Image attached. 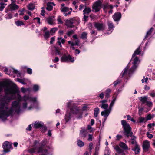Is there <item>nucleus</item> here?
<instances>
[{"label": "nucleus", "instance_id": "obj_40", "mask_svg": "<svg viewBox=\"0 0 155 155\" xmlns=\"http://www.w3.org/2000/svg\"><path fill=\"white\" fill-rule=\"evenodd\" d=\"M6 5V4H5L3 2L0 3V11H2L5 8V6Z\"/></svg>", "mask_w": 155, "mask_h": 155}, {"label": "nucleus", "instance_id": "obj_11", "mask_svg": "<svg viewBox=\"0 0 155 155\" xmlns=\"http://www.w3.org/2000/svg\"><path fill=\"white\" fill-rule=\"evenodd\" d=\"M32 125L33 127L35 128H38L40 127H43L45 129H46V126H44L43 123L41 121H37L34 123L32 124Z\"/></svg>", "mask_w": 155, "mask_h": 155}, {"label": "nucleus", "instance_id": "obj_6", "mask_svg": "<svg viewBox=\"0 0 155 155\" xmlns=\"http://www.w3.org/2000/svg\"><path fill=\"white\" fill-rule=\"evenodd\" d=\"M35 145H34L33 148L29 149L28 150V152L30 153H34L36 151L38 153H43L44 152L41 151V147H38V142L36 141L34 142Z\"/></svg>", "mask_w": 155, "mask_h": 155}, {"label": "nucleus", "instance_id": "obj_25", "mask_svg": "<svg viewBox=\"0 0 155 155\" xmlns=\"http://www.w3.org/2000/svg\"><path fill=\"white\" fill-rule=\"evenodd\" d=\"M139 99L142 102V104H144L147 102L148 100V97L147 96H142L139 97Z\"/></svg>", "mask_w": 155, "mask_h": 155}, {"label": "nucleus", "instance_id": "obj_14", "mask_svg": "<svg viewBox=\"0 0 155 155\" xmlns=\"http://www.w3.org/2000/svg\"><path fill=\"white\" fill-rule=\"evenodd\" d=\"M150 147V142L147 140H145L143 142V150L145 151H148Z\"/></svg>", "mask_w": 155, "mask_h": 155}, {"label": "nucleus", "instance_id": "obj_2", "mask_svg": "<svg viewBox=\"0 0 155 155\" xmlns=\"http://www.w3.org/2000/svg\"><path fill=\"white\" fill-rule=\"evenodd\" d=\"M3 99L0 96V101H2L0 104V118L4 120L13 113H19L20 110V106L19 102L14 101L12 102V107L10 108L8 104L9 102L3 101Z\"/></svg>", "mask_w": 155, "mask_h": 155}, {"label": "nucleus", "instance_id": "obj_21", "mask_svg": "<svg viewBox=\"0 0 155 155\" xmlns=\"http://www.w3.org/2000/svg\"><path fill=\"white\" fill-rule=\"evenodd\" d=\"M132 150L134 151L136 154H137L139 153L140 151V147L138 144L132 147Z\"/></svg>", "mask_w": 155, "mask_h": 155}, {"label": "nucleus", "instance_id": "obj_64", "mask_svg": "<svg viewBox=\"0 0 155 155\" xmlns=\"http://www.w3.org/2000/svg\"><path fill=\"white\" fill-rule=\"evenodd\" d=\"M27 72L28 74H31L32 73V70L31 69L28 68L27 69Z\"/></svg>", "mask_w": 155, "mask_h": 155}, {"label": "nucleus", "instance_id": "obj_12", "mask_svg": "<svg viewBox=\"0 0 155 155\" xmlns=\"http://www.w3.org/2000/svg\"><path fill=\"white\" fill-rule=\"evenodd\" d=\"M47 140L46 139H44L42 142L40 144L38 143V147H41V151H43L44 152L42 153H48V150L46 149H44L43 147L46 145L47 143Z\"/></svg>", "mask_w": 155, "mask_h": 155}, {"label": "nucleus", "instance_id": "obj_52", "mask_svg": "<svg viewBox=\"0 0 155 155\" xmlns=\"http://www.w3.org/2000/svg\"><path fill=\"white\" fill-rule=\"evenodd\" d=\"M121 82V80L120 79H117L114 82V85L115 87L118 84Z\"/></svg>", "mask_w": 155, "mask_h": 155}, {"label": "nucleus", "instance_id": "obj_56", "mask_svg": "<svg viewBox=\"0 0 155 155\" xmlns=\"http://www.w3.org/2000/svg\"><path fill=\"white\" fill-rule=\"evenodd\" d=\"M87 129L90 132H92L94 130L93 128H92L90 125H88L87 126Z\"/></svg>", "mask_w": 155, "mask_h": 155}, {"label": "nucleus", "instance_id": "obj_58", "mask_svg": "<svg viewBox=\"0 0 155 155\" xmlns=\"http://www.w3.org/2000/svg\"><path fill=\"white\" fill-rule=\"evenodd\" d=\"M130 142L133 145V146H136V145L138 144L136 140L133 141H131Z\"/></svg>", "mask_w": 155, "mask_h": 155}, {"label": "nucleus", "instance_id": "obj_43", "mask_svg": "<svg viewBox=\"0 0 155 155\" xmlns=\"http://www.w3.org/2000/svg\"><path fill=\"white\" fill-rule=\"evenodd\" d=\"M58 28H57L55 27L53 28H52L50 31V33L51 35H53L55 33V32L57 30Z\"/></svg>", "mask_w": 155, "mask_h": 155}, {"label": "nucleus", "instance_id": "obj_50", "mask_svg": "<svg viewBox=\"0 0 155 155\" xmlns=\"http://www.w3.org/2000/svg\"><path fill=\"white\" fill-rule=\"evenodd\" d=\"M93 144L92 143H90L89 145V148L88 149V151L92 152V150L93 149Z\"/></svg>", "mask_w": 155, "mask_h": 155}, {"label": "nucleus", "instance_id": "obj_26", "mask_svg": "<svg viewBox=\"0 0 155 155\" xmlns=\"http://www.w3.org/2000/svg\"><path fill=\"white\" fill-rule=\"evenodd\" d=\"M57 43L61 47H62L61 43L62 44L64 43L65 42V40L61 37H58L57 38Z\"/></svg>", "mask_w": 155, "mask_h": 155}, {"label": "nucleus", "instance_id": "obj_5", "mask_svg": "<svg viewBox=\"0 0 155 155\" xmlns=\"http://www.w3.org/2000/svg\"><path fill=\"white\" fill-rule=\"evenodd\" d=\"M130 67V65L128 64L122 71L121 74V78H127L130 77L131 74L134 71L133 69H131V68L130 70H129Z\"/></svg>", "mask_w": 155, "mask_h": 155}, {"label": "nucleus", "instance_id": "obj_41", "mask_svg": "<svg viewBox=\"0 0 155 155\" xmlns=\"http://www.w3.org/2000/svg\"><path fill=\"white\" fill-rule=\"evenodd\" d=\"M28 8L29 10H33L35 8V6L33 4L30 3L28 5Z\"/></svg>", "mask_w": 155, "mask_h": 155}, {"label": "nucleus", "instance_id": "obj_20", "mask_svg": "<svg viewBox=\"0 0 155 155\" xmlns=\"http://www.w3.org/2000/svg\"><path fill=\"white\" fill-rule=\"evenodd\" d=\"M109 30L108 32L107 33V34L111 33L113 31L114 27L113 23L110 21H108L107 22Z\"/></svg>", "mask_w": 155, "mask_h": 155}, {"label": "nucleus", "instance_id": "obj_45", "mask_svg": "<svg viewBox=\"0 0 155 155\" xmlns=\"http://www.w3.org/2000/svg\"><path fill=\"white\" fill-rule=\"evenodd\" d=\"M61 10L62 12H65L69 10V8L66 7H61Z\"/></svg>", "mask_w": 155, "mask_h": 155}, {"label": "nucleus", "instance_id": "obj_3", "mask_svg": "<svg viewBox=\"0 0 155 155\" xmlns=\"http://www.w3.org/2000/svg\"><path fill=\"white\" fill-rule=\"evenodd\" d=\"M121 123L124 131L125 135L127 138L129 137H131L129 142L135 140L136 137L133 135V133L131 131V128L129 124L124 120L121 121Z\"/></svg>", "mask_w": 155, "mask_h": 155}, {"label": "nucleus", "instance_id": "obj_27", "mask_svg": "<svg viewBox=\"0 0 155 155\" xmlns=\"http://www.w3.org/2000/svg\"><path fill=\"white\" fill-rule=\"evenodd\" d=\"M87 132L84 129H82L80 131V135L81 137L85 138L87 135Z\"/></svg>", "mask_w": 155, "mask_h": 155}, {"label": "nucleus", "instance_id": "obj_7", "mask_svg": "<svg viewBox=\"0 0 155 155\" xmlns=\"http://www.w3.org/2000/svg\"><path fill=\"white\" fill-rule=\"evenodd\" d=\"M102 2L100 0L95 2L93 4L92 7V11L96 12L99 11L101 8Z\"/></svg>", "mask_w": 155, "mask_h": 155}, {"label": "nucleus", "instance_id": "obj_42", "mask_svg": "<svg viewBox=\"0 0 155 155\" xmlns=\"http://www.w3.org/2000/svg\"><path fill=\"white\" fill-rule=\"evenodd\" d=\"M33 88L35 92H37L39 90V86L37 84H35L33 85Z\"/></svg>", "mask_w": 155, "mask_h": 155}, {"label": "nucleus", "instance_id": "obj_48", "mask_svg": "<svg viewBox=\"0 0 155 155\" xmlns=\"http://www.w3.org/2000/svg\"><path fill=\"white\" fill-rule=\"evenodd\" d=\"M21 91L23 93H25L27 91H29L30 88H25L24 87H22L21 89Z\"/></svg>", "mask_w": 155, "mask_h": 155}, {"label": "nucleus", "instance_id": "obj_10", "mask_svg": "<svg viewBox=\"0 0 155 155\" xmlns=\"http://www.w3.org/2000/svg\"><path fill=\"white\" fill-rule=\"evenodd\" d=\"M12 143L8 141L5 142L3 144L2 147L4 149L3 151L8 152L10 151L9 149L12 148Z\"/></svg>", "mask_w": 155, "mask_h": 155}, {"label": "nucleus", "instance_id": "obj_47", "mask_svg": "<svg viewBox=\"0 0 155 155\" xmlns=\"http://www.w3.org/2000/svg\"><path fill=\"white\" fill-rule=\"evenodd\" d=\"M12 15L11 13H8L5 15V18L6 19H11L12 17Z\"/></svg>", "mask_w": 155, "mask_h": 155}, {"label": "nucleus", "instance_id": "obj_35", "mask_svg": "<svg viewBox=\"0 0 155 155\" xmlns=\"http://www.w3.org/2000/svg\"><path fill=\"white\" fill-rule=\"evenodd\" d=\"M44 36L45 38L46 39H47L49 38L50 36V33L49 31H48L45 32Z\"/></svg>", "mask_w": 155, "mask_h": 155}, {"label": "nucleus", "instance_id": "obj_39", "mask_svg": "<svg viewBox=\"0 0 155 155\" xmlns=\"http://www.w3.org/2000/svg\"><path fill=\"white\" fill-rule=\"evenodd\" d=\"M51 2H49L47 5V7L46 8V9L49 11H50L51 10L53 9V7L51 5Z\"/></svg>", "mask_w": 155, "mask_h": 155}, {"label": "nucleus", "instance_id": "obj_24", "mask_svg": "<svg viewBox=\"0 0 155 155\" xmlns=\"http://www.w3.org/2000/svg\"><path fill=\"white\" fill-rule=\"evenodd\" d=\"M74 41V43L73 42H71L70 41H68V42L69 44L71 45V46L78 45L80 43V41L79 40H75Z\"/></svg>", "mask_w": 155, "mask_h": 155}, {"label": "nucleus", "instance_id": "obj_28", "mask_svg": "<svg viewBox=\"0 0 155 155\" xmlns=\"http://www.w3.org/2000/svg\"><path fill=\"white\" fill-rule=\"evenodd\" d=\"M91 12V8L89 7L85 8L83 11L84 15H88Z\"/></svg>", "mask_w": 155, "mask_h": 155}, {"label": "nucleus", "instance_id": "obj_29", "mask_svg": "<svg viewBox=\"0 0 155 155\" xmlns=\"http://www.w3.org/2000/svg\"><path fill=\"white\" fill-rule=\"evenodd\" d=\"M114 148L118 153H123V150L121 149L118 146H115L114 147Z\"/></svg>", "mask_w": 155, "mask_h": 155}, {"label": "nucleus", "instance_id": "obj_33", "mask_svg": "<svg viewBox=\"0 0 155 155\" xmlns=\"http://www.w3.org/2000/svg\"><path fill=\"white\" fill-rule=\"evenodd\" d=\"M87 33L85 32H83L81 35L80 38H81L85 39L87 38Z\"/></svg>", "mask_w": 155, "mask_h": 155}, {"label": "nucleus", "instance_id": "obj_44", "mask_svg": "<svg viewBox=\"0 0 155 155\" xmlns=\"http://www.w3.org/2000/svg\"><path fill=\"white\" fill-rule=\"evenodd\" d=\"M15 24L17 26H20L24 25V23L21 21L18 20L15 22Z\"/></svg>", "mask_w": 155, "mask_h": 155}, {"label": "nucleus", "instance_id": "obj_23", "mask_svg": "<svg viewBox=\"0 0 155 155\" xmlns=\"http://www.w3.org/2000/svg\"><path fill=\"white\" fill-rule=\"evenodd\" d=\"M11 11L15 10L18 8V6L15 3H12L8 6Z\"/></svg>", "mask_w": 155, "mask_h": 155}, {"label": "nucleus", "instance_id": "obj_19", "mask_svg": "<svg viewBox=\"0 0 155 155\" xmlns=\"http://www.w3.org/2000/svg\"><path fill=\"white\" fill-rule=\"evenodd\" d=\"M121 17V14L120 12L115 13L113 16V18L115 21H118L120 20Z\"/></svg>", "mask_w": 155, "mask_h": 155}, {"label": "nucleus", "instance_id": "obj_16", "mask_svg": "<svg viewBox=\"0 0 155 155\" xmlns=\"http://www.w3.org/2000/svg\"><path fill=\"white\" fill-rule=\"evenodd\" d=\"M13 73L17 74L18 77H19L20 76V74L19 72L17 70L12 68L8 69V73H6V74L10 75Z\"/></svg>", "mask_w": 155, "mask_h": 155}, {"label": "nucleus", "instance_id": "obj_46", "mask_svg": "<svg viewBox=\"0 0 155 155\" xmlns=\"http://www.w3.org/2000/svg\"><path fill=\"white\" fill-rule=\"evenodd\" d=\"M139 121L140 123H141L143 122L146 121V120L145 118L142 117H140L138 118Z\"/></svg>", "mask_w": 155, "mask_h": 155}, {"label": "nucleus", "instance_id": "obj_13", "mask_svg": "<svg viewBox=\"0 0 155 155\" xmlns=\"http://www.w3.org/2000/svg\"><path fill=\"white\" fill-rule=\"evenodd\" d=\"M76 20L74 19H71L66 21L65 24L66 26L68 27L72 28L74 27L73 24L74 23Z\"/></svg>", "mask_w": 155, "mask_h": 155}, {"label": "nucleus", "instance_id": "obj_51", "mask_svg": "<svg viewBox=\"0 0 155 155\" xmlns=\"http://www.w3.org/2000/svg\"><path fill=\"white\" fill-rule=\"evenodd\" d=\"M55 51H56V55H60L61 53L60 52V49L58 48V47H55Z\"/></svg>", "mask_w": 155, "mask_h": 155}, {"label": "nucleus", "instance_id": "obj_1", "mask_svg": "<svg viewBox=\"0 0 155 155\" xmlns=\"http://www.w3.org/2000/svg\"><path fill=\"white\" fill-rule=\"evenodd\" d=\"M19 89L13 86H10L7 82L0 84V96L3 99L2 101L9 102L13 99L16 98L17 102L23 101L22 108L27 110H30L37 107L38 104L36 97H31L25 95L22 97L19 94Z\"/></svg>", "mask_w": 155, "mask_h": 155}, {"label": "nucleus", "instance_id": "obj_8", "mask_svg": "<svg viewBox=\"0 0 155 155\" xmlns=\"http://www.w3.org/2000/svg\"><path fill=\"white\" fill-rule=\"evenodd\" d=\"M61 61L62 62H73L74 61V58L70 55L68 56L64 55L61 58Z\"/></svg>", "mask_w": 155, "mask_h": 155}, {"label": "nucleus", "instance_id": "obj_62", "mask_svg": "<svg viewBox=\"0 0 155 155\" xmlns=\"http://www.w3.org/2000/svg\"><path fill=\"white\" fill-rule=\"evenodd\" d=\"M91 152L86 151L84 153L83 155H91Z\"/></svg>", "mask_w": 155, "mask_h": 155}, {"label": "nucleus", "instance_id": "obj_55", "mask_svg": "<svg viewBox=\"0 0 155 155\" xmlns=\"http://www.w3.org/2000/svg\"><path fill=\"white\" fill-rule=\"evenodd\" d=\"M122 137V136L121 135L118 134L116 135V140L117 141H119L120 140Z\"/></svg>", "mask_w": 155, "mask_h": 155}, {"label": "nucleus", "instance_id": "obj_54", "mask_svg": "<svg viewBox=\"0 0 155 155\" xmlns=\"http://www.w3.org/2000/svg\"><path fill=\"white\" fill-rule=\"evenodd\" d=\"M74 32L73 30H71L68 32L67 35L68 36H70L71 35L74 34Z\"/></svg>", "mask_w": 155, "mask_h": 155}, {"label": "nucleus", "instance_id": "obj_32", "mask_svg": "<svg viewBox=\"0 0 155 155\" xmlns=\"http://www.w3.org/2000/svg\"><path fill=\"white\" fill-rule=\"evenodd\" d=\"M140 47H139L137 48V49L136 50V51L134 52V54H133V55H132V58L133 57L137 55H138L140 54V52H141V51H140Z\"/></svg>", "mask_w": 155, "mask_h": 155}, {"label": "nucleus", "instance_id": "obj_34", "mask_svg": "<svg viewBox=\"0 0 155 155\" xmlns=\"http://www.w3.org/2000/svg\"><path fill=\"white\" fill-rule=\"evenodd\" d=\"M99 113V109L98 107H96L94 110V116L95 117L97 116L98 114Z\"/></svg>", "mask_w": 155, "mask_h": 155}, {"label": "nucleus", "instance_id": "obj_4", "mask_svg": "<svg viewBox=\"0 0 155 155\" xmlns=\"http://www.w3.org/2000/svg\"><path fill=\"white\" fill-rule=\"evenodd\" d=\"M67 107L70 108L71 112L76 115V117L78 119H80L82 117V112L81 110L77 106H75L74 103L71 101L67 103Z\"/></svg>", "mask_w": 155, "mask_h": 155}, {"label": "nucleus", "instance_id": "obj_31", "mask_svg": "<svg viewBox=\"0 0 155 155\" xmlns=\"http://www.w3.org/2000/svg\"><path fill=\"white\" fill-rule=\"evenodd\" d=\"M77 144L80 147H82L84 145V142L80 139L77 140Z\"/></svg>", "mask_w": 155, "mask_h": 155}, {"label": "nucleus", "instance_id": "obj_30", "mask_svg": "<svg viewBox=\"0 0 155 155\" xmlns=\"http://www.w3.org/2000/svg\"><path fill=\"white\" fill-rule=\"evenodd\" d=\"M47 21L48 23L51 25H53L54 24V20L53 18L51 17H49L47 19Z\"/></svg>", "mask_w": 155, "mask_h": 155}, {"label": "nucleus", "instance_id": "obj_57", "mask_svg": "<svg viewBox=\"0 0 155 155\" xmlns=\"http://www.w3.org/2000/svg\"><path fill=\"white\" fill-rule=\"evenodd\" d=\"M145 103H146V105L149 107H150L152 105V102H151L148 101V100Z\"/></svg>", "mask_w": 155, "mask_h": 155}, {"label": "nucleus", "instance_id": "obj_49", "mask_svg": "<svg viewBox=\"0 0 155 155\" xmlns=\"http://www.w3.org/2000/svg\"><path fill=\"white\" fill-rule=\"evenodd\" d=\"M57 21L58 22V24H62L63 23V21H62L60 16H58L57 19Z\"/></svg>", "mask_w": 155, "mask_h": 155}, {"label": "nucleus", "instance_id": "obj_9", "mask_svg": "<svg viewBox=\"0 0 155 155\" xmlns=\"http://www.w3.org/2000/svg\"><path fill=\"white\" fill-rule=\"evenodd\" d=\"M114 103L111 101V103L109 105L108 109L105 110L104 111H102L101 113V115L102 116L104 115L105 117H108L109 114L110 113L112 110V108L113 106Z\"/></svg>", "mask_w": 155, "mask_h": 155}, {"label": "nucleus", "instance_id": "obj_60", "mask_svg": "<svg viewBox=\"0 0 155 155\" xmlns=\"http://www.w3.org/2000/svg\"><path fill=\"white\" fill-rule=\"evenodd\" d=\"M148 80V78H145V77H143V79H142L141 80L142 82V83H143L144 82L147 83V80Z\"/></svg>", "mask_w": 155, "mask_h": 155}, {"label": "nucleus", "instance_id": "obj_18", "mask_svg": "<svg viewBox=\"0 0 155 155\" xmlns=\"http://www.w3.org/2000/svg\"><path fill=\"white\" fill-rule=\"evenodd\" d=\"M140 61L138 60L137 57H136L134 59L133 65L131 68V69H133L134 71L137 67V64L139 63Z\"/></svg>", "mask_w": 155, "mask_h": 155}, {"label": "nucleus", "instance_id": "obj_36", "mask_svg": "<svg viewBox=\"0 0 155 155\" xmlns=\"http://www.w3.org/2000/svg\"><path fill=\"white\" fill-rule=\"evenodd\" d=\"M71 118V114L70 113H67L65 116V119L66 122H68Z\"/></svg>", "mask_w": 155, "mask_h": 155}, {"label": "nucleus", "instance_id": "obj_22", "mask_svg": "<svg viewBox=\"0 0 155 155\" xmlns=\"http://www.w3.org/2000/svg\"><path fill=\"white\" fill-rule=\"evenodd\" d=\"M120 146L123 149L126 150H130L128 146L124 143L120 142L119 143Z\"/></svg>", "mask_w": 155, "mask_h": 155}, {"label": "nucleus", "instance_id": "obj_38", "mask_svg": "<svg viewBox=\"0 0 155 155\" xmlns=\"http://www.w3.org/2000/svg\"><path fill=\"white\" fill-rule=\"evenodd\" d=\"M17 80L18 82L21 83L23 84H26V83L25 82L26 80L25 79H20L19 78H17Z\"/></svg>", "mask_w": 155, "mask_h": 155}, {"label": "nucleus", "instance_id": "obj_59", "mask_svg": "<svg viewBox=\"0 0 155 155\" xmlns=\"http://www.w3.org/2000/svg\"><path fill=\"white\" fill-rule=\"evenodd\" d=\"M33 20H36L37 23L39 24H40V19L39 17H36L34 18Z\"/></svg>", "mask_w": 155, "mask_h": 155}, {"label": "nucleus", "instance_id": "obj_15", "mask_svg": "<svg viewBox=\"0 0 155 155\" xmlns=\"http://www.w3.org/2000/svg\"><path fill=\"white\" fill-rule=\"evenodd\" d=\"M107 101V100H104L101 101H100V103H101V104L99 105V106L101 107V108L106 109V110L107 109V108L108 107V105L106 103Z\"/></svg>", "mask_w": 155, "mask_h": 155}, {"label": "nucleus", "instance_id": "obj_61", "mask_svg": "<svg viewBox=\"0 0 155 155\" xmlns=\"http://www.w3.org/2000/svg\"><path fill=\"white\" fill-rule=\"evenodd\" d=\"M147 135L149 138L151 139L153 137V135L152 134H150L149 132H147Z\"/></svg>", "mask_w": 155, "mask_h": 155}, {"label": "nucleus", "instance_id": "obj_37", "mask_svg": "<svg viewBox=\"0 0 155 155\" xmlns=\"http://www.w3.org/2000/svg\"><path fill=\"white\" fill-rule=\"evenodd\" d=\"M153 30V28H151L147 32L145 38H146L150 35Z\"/></svg>", "mask_w": 155, "mask_h": 155}, {"label": "nucleus", "instance_id": "obj_63", "mask_svg": "<svg viewBox=\"0 0 155 155\" xmlns=\"http://www.w3.org/2000/svg\"><path fill=\"white\" fill-rule=\"evenodd\" d=\"M155 125V123H150L148 124V127L150 128H151L152 127L154 126Z\"/></svg>", "mask_w": 155, "mask_h": 155}, {"label": "nucleus", "instance_id": "obj_53", "mask_svg": "<svg viewBox=\"0 0 155 155\" xmlns=\"http://www.w3.org/2000/svg\"><path fill=\"white\" fill-rule=\"evenodd\" d=\"M151 114H149L146 117V121L147 120H150L151 119Z\"/></svg>", "mask_w": 155, "mask_h": 155}, {"label": "nucleus", "instance_id": "obj_17", "mask_svg": "<svg viewBox=\"0 0 155 155\" xmlns=\"http://www.w3.org/2000/svg\"><path fill=\"white\" fill-rule=\"evenodd\" d=\"M94 26L98 31H103L105 28V25L102 23H96Z\"/></svg>", "mask_w": 155, "mask_h": 155}]
</instances>
